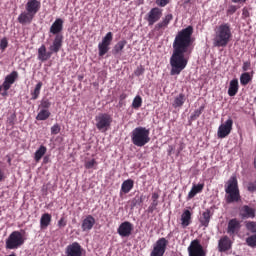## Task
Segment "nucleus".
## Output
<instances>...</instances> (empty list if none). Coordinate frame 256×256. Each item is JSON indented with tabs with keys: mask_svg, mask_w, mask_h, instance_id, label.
Masks as SVG:
<instances>
[{
	"mask_svg": "<svg viewBox=\"0 0 256 256\" xmlns=\"http://www.w3.org/2000/svg\"><path fill=\"white\" fill-rule=\"evenodd\" d=\"M193 26H188L180 30L173 41V53L170 57V75H180L181 71L189 63V55L193 48Z\"/></svg>",
	"mask_w": 256,
	"mask_h": 256,
	"instance_id": "obj_1",
	"label": "nucleus"
},
{
	"mask_svg": "<svg viewBox=\"0 0 256 256\" xmlns=\"http://www.w3.org/2000/svg\"><path fill=\"white\" fill-rule=\"evenodd\" d=\"M231 37V25L229 23L221 24L215 29L214 47H227Z\"/></svg>",
	"mask_w": 256,
	"mask_h": 256,
	"instance_id": "obj_2",
	"label": "nucleus"
},
{
	"mask_svg": "<svg viewBox=\"0 0 256 256\" xmlns=\"http://www.w3.org/2000/svg\"><path fill=\"white\" fill-rule=\"evenodd\" d=\"M226 203H237L241 201V194L239 193V185L237 177L231 176L225 185Z\"/></svg>",
	"mask_w": 256,
	"mask_h": 256,
	"instance_id": "obj_3",
	"label": "nucleus"
},
{
	"mask_svg": "<svg viewBox=\"0 0 256 256\" xmlns=\"http://www.w3.org/2000/svg\"><path fill=\"white\" fill-rule=\"evenodd\" d=\"M149 135V129L139 126L132 130L131 141L136 147H145V145L151 141V137H149Z\"/></svg>",
	"mask_w": 256,
	"mask_h": 256,
	"instance_id": "obj_4",
	"label": "nucleus"
},
{
	"mask_svg": "<svg viewBox=\"0 0 256 256\" xmlns=\"http://www.w3.org/2000/svg\"><path fill=\"white\" fill-rule=\"evenodd\" d=\"M25 245V236L20 231H13L5 242L6 249H19Z\"/></svg>",
	"mask_w": 256,
	"mask_h": 256,
	"instance_id": "obj_5",
	"label": "nucleus"
},
{
	"mask_svg": "<svg viewBox=\"0 0 256 256\" xmlns=\"http://www.w3.org/2000/svg\"><path fill=\"white\" fill-rule=\"evenodd\" d=\"M113 42V32H108L102 41L98 44L99 57H103L106 53H109L111 43Z\"/></svg>",
	"mask_w": 256,
	"mask_h": 256,
	"instance_id": "obj_6",
	"label": "nucleus"
},
{
	"mask_svg": "<svg viewBox=\"0 0 256 256\" xmlns=\"http://www.w3.org/2000/svg\"><path fill=\"white\" fill-rule=\"evenodd\" d=\"M95 119L96 127L99 131H107L111 127V123H113V118L109 114H99Z\"/></svg>",
	"mask_w": 256,
	"mask_h": 256,
	"instance_id": "obj_7",
	"label": "nucleus"
},
{
	"mask_svg": "<svg viewBox=\"0 0 256 256\" xmlns=\"http://www.w3.org/2000/svg\"><path fill=\"white\" fill-rule=\"evenodd\" d=\"M167 245H169V241L165 238H160L156 241L153 246V250L150 253V256H163L165 255V251H167Z\"/></svg>",
	"mask_w": 256,
	"mask_h": 256,
	"instance_id": "obj_8",
	"label": "nucleus"
},
{
	"mask_svg": "<svg viewBox=\"0 0 256 256\" xmlns=\"http://www.w3.org/2000/svg\"><path fill=\"white\" fill-rule=\"evenodd\" d=\"M231 131H233V119L229 118L225 123L218 127V139H225V137H229V135H231Z\"/></svg>",
	"mask_w": 256,
	"mask_h": 256,
	"instance_id": "obj_9",
	"label": "nucleus"
},
{
	"mask_svg": "<svg viewBox=\"0 0 256 256\" xmlns=\"http://www.w3.org/2000/svg\"><path fill=\"white\" fill-rule=\"evenodd\" d=\"M188 255L189 256H205V250H203V246L201 242L197 239L192 240L188 247Z\"/></svg>",
	"mask_w": 256,
	"mask_h": 256,
	"instance_id": "obj_10",
	"label": "nucleus"
},
{
	"mask_svg": "<svg viewBox=\"0 0 256 256\" xmlns=\"http://www.w3.org/2000/svg\"><path fill=\"white\" fill-rule=\"evenodd\" d=\"M163 17V10L159 7L152 8L146 15L148 25H155Z\"/></svg>",
	"mask_w": 256,
	"mask_h": 256,
	"instance_id": "obj_11",
	"label": "nucleus"
},
{
	"mask_svg": "<svg viewBox=\"0 0 256 256\" xmlns=\"http://www.w3.org/2000/svg\"><path fill=\"white\" fill-rule=\"evenodd\" d=\"M18 77L19 73H17V71L11 72L9 75L5 77V80L1 85L2 89H4V91H9V89H11V85H13L15 81H17Z\"/></svg>",
	"mask_w": 256,
	"mask_h": 256,
	"instance_id": "obj_12",
	"label": "nucleus"
},
{
	"mask_svg": "<svg viewBox=\"0 0 256 256\" xmlns=\"http://www.w3.org/2000/svg\"><path fill=\"white\" fill-rule=\"evenodd\" d=\"M117 231L120 237H129L133 232V224L128 221L123 222L122 224H120Z\"/></svg>",
	"mask_w": 256,
	"mask_h": 256,
	"instance_id": "obj_13",
	"label": "nucleus"
},
{
	"mask_svg": "<svg viewBox=\"0 0 256 256\" xmlns=\"http://www.w3.org/2000/svg\"><path fill=\"white\" fill-rule=\"evenodd\" d=\"M81 245L78 242H73L66 247V256H82Z\"/></svg>",
	"mask_w": 256,
	"mask_h": 256,
	"instance_id": "obj_14",
	"label": "nucleus"
},
{
	"mask_svg": "<svg viewBox=\"0 0 256 256\" xmlns=\"http://www.w3.org/2000/svg\"><path fill=\"white\" fill-rule=\"evenodd\" d=\"M61 47H63V35H56L52 45L49 47V51L53 55V53H59Z\"/></svg>",
	"mask_w": 256,
	"mask_h": 256,
	"instance_id": "obj_15",
	"label": "nucleus"
},
{
	"mask_svg": "<svg viewBox=\"0 0 256 256\" xmlns=\"http://www.w3.org/2000/svg\"><path fill=\"white\" fill-rule=\"evenodd\" d=\"M39 9H41V2H39L38 0H29L26 3V11L33 16L39 13Z\"/></svg>",
	"mask_w": 256,
	"mask_h": 256,
	"instance_id": "obj_16",
	"label": "nucleus"
},
{
	"mask_svg": "<svg viewBox=\"0 0 256 256\" xmlns=\"http://www.w3.org/2000/svg\"><path fill=\"white\" fill-rule=\"evenodd\" d=\"M229 249H231V239H229L228 236H224L218 241V251L225 253V251H229Z\"/></svg>",
	"mask_w": 256,
	"mask_h": 256,
	"instance_id": "obj_17",
	"label": "nucleus"
},
{
	"mask_svg": "<svg viewBox=\"0 0 256 256\" xmlns=\"http://www.w3.org/2000/svg\"><path fill=\"white\" fill-rule=\"evenodd\" d=\"M240 216L242 219H255V209L244 205L240 208Z\"/></svg>",
	"mask_w": 256,
	"mask_h": 256,
	"instance_id": "obj_18",
	"label": "nucleus"
},
{
	"mask_svg": "<svg viewBox=\"0 0 256 256\" xmlns=\"http://www.w3.org/2000/svg\"><path fill=\"white\" fill-rule=\"evenodd\" d=\"M239 229H241V222L237 219H231L228 222L227 233L229 235H235V233H239Z\"/></svg>",
	"mask_w": 256,
	"mask_h": 256,
	"instance_id": "obj_19",
	"label": "nucleus"
},
{
	"mask_svg": "<svg viewBox=\"0 0 256 256\" xmlns=\"http://www.w3.org/2000/svg\"><path fill=\"white\" fill-rule=\"evenodd\" d=\"M61 31H63V19L57 18L50 27V33L52 35H61L59 34Z\"/></svg>",
	"mask_w": 256,
	"mask_h": 256,
	"instance_id": "obj_20",
	"label": "nucleus"
},
{
	"mask_svg": "<svg viewBox=\"0 0 256 256\" xmlns=\"http://www.w3.org/2000/svg\"><path fill=\"white\" fill-rule=\"evenodd\" d=\"M95 226V218L92 215L86 216V218L82 221V231L87 232L91 231Z\"/></svg>",
	"mask_w": 256,
	"mask_h": 256,
	"instance_id": "obj_21",
	"label": "nucleus"
},
{
	"mask_svg": "<svg viewBox=\"0 0 256 256\" xmlns=\"http://www.w3.org/2000/svg\"><path fill=\"white\" fill-rule=\"evenodd\" d=\"M53 54L51 53V51L49 50L47 52V48L45 47V45L40 46V48L38 49V59L39 61H48V59H51V56Z\"/></svg>",
	"mask_w": 256,
	"mask_h": 256,
	"instance_id": "obj_22",
	"label": "nucleus"
},
{
	"mask_svg": "<svg viewBox=\"0 0 256 256\" xmlns=\"http://www.w3.org/2000/svg\"><path fill=\"white\" fill-rule=\"evenodd\" d=\"M238 91H239V80L237 79L231 80L228 88L229 97H235Z\"/></svg>",
	"mask_w": 256,
	"mask_h": 256,
	"instance_id": "obj_23",
	"label": "nucleus"
},
{
	"mask_svg": "<svg viewBox=\"0 0 256 256\" xmlns=\"http://www.w3.org/2000/svg\"><path fill=\"white\" fill-rule=\"evenodd\" d=\"M34 17L35 16H33V14H30V12H22L18 16V22L21 23V25H27L31 23V21H33Z\"/></svg>",
	"mask_w": 256,
	"mask_h": 256,
	"instance_id": "obj_24",
	"label": "nucleus"
},
{
	"mask_svg": "<svg viewBox=\"0 0 256 256\" xmlns=\"http://www.w3.org/2000/svg\"><path fill=\"white\" fill-rule=\"evenodd\" d=\"M51 214L45 213L40 218V229H47L51 225Z\"/></svg>",
	"mask_w": 256,
	"mask_h": 256,
	"instance_id": "obj_25",
	"label": "nucleus"
},
{
	"mask_svg": "<svg viewBox=\"0 0 256 256\" xmlns=\"http://www.w3.org/2000/svg\"><path fill=\"white\" fill-rule=\"evenodd\" d=\"M191 224V211L185 210L181 215V225L182 227H189Z\"/></svg>",
	"mask_w": 256,
	"mask_h": 256,
	"instance_id": "obj_26",
	"label": "nucleus"
},
{
	"mask_svg": "<svg viewBox=\"0 0 256 256\" xmlns=\"http://www.w3.org/2000/svg\"><path fill=\"white\" fill-rule=\"evenodd\" d=\"M209 221H211V210H206L200 217V223L203 227H209Z\"/></svg>",
	"mask_w": 256,
	"mask_h": 256,
	"instance_id": "obj_27",
	"label": "nucleus"
},
{
	"mask_svg": "<svg viewBox=\"0 0 256 256\" xmlns=\"http://www.w3.org/2000/svg\"><path fill=\"white\" fill-rule=\"evenodd\" d=\"M125 45H127L126 40L119 41L112 49L113 55H121V53L123 52V49H125Z\"/></svg>",
	"mask_w": 256,
	"mask_h": 256,
	"instance_id": "obj_28",
	"label": "nucleus"
},
{
	"mask_svg": "<svg viewBox=\"0 0 256 256\" xmlns=\"http://www.w3.org/2000/svg\"><path fill=\"white\" fill-rule=\"evenodd\" d=\"M203 187H205V184L193 185L190 192L188 193V199H193L197 193H201V191H203Z\"/></svg>",
	"mask_w": 256,
	"mask_h": 256,
	"instance_id": "obj_29",
	"label": "nucleus"
},
{
	"mask_svg": "<svg viewBox=\"0 0 256 256\" xmlns=\"http://www.w3.org/2000/svg\"><path fill=\"white\" fill-rule=\"evenodd\" d=\"M135 185V182L131 179L125 180L121 185V191H123L125 194L129 193L131 189H133Z\"/></svg>",
	"mask_w": 256,
	"mask_h": 256,
	"instance_id": "obj_30",
	"label": "nucleus"
},
{
	"mask_svg": "<svg viewBox=\"0 0 256 256\" xmlns=\"http://www.w3.org/2000/svg\"><path fill=\"white\" fill-rule=\"evenodd\" d=\"M43 87V82H38L34 88V91L31 92V99L32 101H35L39 98V95H41V88Z\"/></svg>",
	"mask_w": 256,
	"mask_h": 256,
	"instance_id": "obj_31",
	"label": "nucleus"
},
{
	"mask_svg": "<svg viewBox=\"0 0 256 256\" xmlns=\"http://www.w3.org/2000/svg\"><path fill=\"white\" fill-rule=\"evenodd\" d=\"M45 153H47V147L45 146H40L38 150H36L35 154H34V159L37 163H39V161H41V159L43 158V155H45Z\"/></svg>",
	"mask_w": 256,
	"mask_h": 256,
	"instance_id": "obj_32",
	"label": "nucleus"
},
{
	"mask_svg": "<svg viewBox=\"0 0 256 256\" xmlns=\"http://www.w3.org/2000/svg\"><path fill=\"white\" fill-rule=\"evenodd\" d=\"M184 103H185V94H179L178 96L175 97L172 105L175 109H177V107H183Z\"/></svg>",
	"mask_w": 256,
	"mask_h": 256,
	"instance_id": "obj_33",
	"label": "nucleus"
},
{
	"mask_svg": "<svg viewBox=\"0 0 256 256\" xmlns=\"http://www.w3.org/2000/svg\"><path fill=\"white\" fill-rule=\"evenodd\" d=\"M51 117V112L47 109H42L36 116L37 121H47V118Z\"/></svg>",
	"mask_w": 256,
	"mask_h": 256,
	"instance_id": "obj_34",
	"label": "nucleus"
},
{
	"mask_svg": "<svg viewBox=\"0 0 256 256\" xmlns=\"http://www.w3.org/2000/svg\"><path fill=\"white\" fill-rule=\"evenodd\" d=\"M143 201H145V195L142 194L140 196H136L131 200V208L133 209V207H137V205H141Z\"/></svg>",
	"mask_w": 256,
	"mask_h": 256,
	"instance_id": "obj_35",
	"label": "nucleus"
},
{
	"mask_svg": "<svg viewBox=\"0 0 256 256\" xmlns=\"http://www.w3.org/2000/svg\"><path fill=\"white\" fill-rule=\"evenodd\" d=\"M251 81V75L247 72L241 74L240 76V83L241 85H249V82Z\"/></svg>",
	"mask_w": 256,
	"mask_h": 256,
	"instance_id": "obj_36",
	"label": "nucleus"
},
{
	"mask_svg": "<svg viewBox=\"0 0 256 256\" xmlns=\"http://www.w3.org/2000/svg\"><path fill=\"white\" fill-rule=\"evenodd\" d=\"M142 104H143V99L141 98V96H136V97L133 99L132 107H133L134 109H139V107H141Z\"/></svg>",
	"mask_w": 256,
	"mask_h": 256,
	"instance_id": "obj_37",
	"label": "nucleus"
},
{
	"mask_svg": "<svg viewBox=\"0 0 256 256\" xmlns=\"http://www.w3.org/2000/svg\"><path fill=\"white\" fill-rule=\"evenodd\" d=\"M246 243L248 247H256V234L246 238Z\"/></svg>",
	"mask_w": 256,
	"mask_h": 256,
	"instance_id": "obj_38",
	"label": "nucleus"
},
{
	"mask_svg": "<svg viewBox=\"0 0 256 256\" xmlns=\"http://www.w3.org/2000/svg\"><path fill=\"white\" fill-rule=\"evenodd\" d=\"M246 229L251 233H256V222H248L246 224Z\"/></svg>",
	"mask_w": 256,
	"mask_h": 256,
	"instance_id": "obj_39",
	"label": "nucleus"
},
{
	"mask_svg": "<svg viewBox=\"0 0 256 256\" xmlns=\"http://www.w3.org/2000/svg\"><path fill=\"white\" fill-rule=\"evenodd\" d=\"M143 73H145V68L142 65L138 66L137 69L134 71V75H136V77H141Z\"/></svg>",
	"mask_w": 256,
	"mask_h": 256,
	"instance_id": "obj_40",
	"label": "nucleus"
},
{
	"mask_svg": "<svg viewBox=\"0 0 256 256\" xmlns=\"http://www.w3.org/2000/svg\"><path fill=\"white\" fill-rule=\"evenodd\" d=\"M95 165H97V161H95V159L85 162L86 169H93V167H95Z\"/></svg>",
	"mask_w": 256,
	"mask_h": 256,
	"instance_id": "obj_41",
	"label": "nucleus"
},
{
	"mask_svg": "<svg viewBox=\"0 0 256 256\" xmlns=\"http://www.w3.org/2000/svg\"><path fill=\"white\" fill-rule=\"evenodd\" d=\"M60 131H61V127L59 126V124H55L51 127L52 135H58V133H60Z\"/></svg>",
	"mask_w": 256,
	"mask_h": 256,
	"instance_id": "obj_42",
	"label": "nucleus"
},
{
	"mask_svg": "<svg viewBox=\"0 0 256 256\" xmlns=\"http://www.w3.org/2000/svg\"><path fill=\"white\" fill-rule=\"evenodd\" d=\"M171 21H173V14H167L162 20V22L166 24V26H168Z\"/></svg>",
	"mask_w": 256,
	"mask_h": 256,
	"instance_id": "obj_43",
	"label": "nucleus"
},
{
	"mask_svg": "<svg viewBox=\"0 0 256 256\" xmlns=\"http://www.w3.org/2000/svg\"><path fill=\"white\" fill-rule=\"evenodd\" d=\"M247 189L250 193H255V191H256V180L254 182H250L247 186Z\"/></svg>",
	"mask_w": 256,
	"mask_h": 256,
	"instance_id": "obj_44",
	"label": "nucleus"
},
{
	"mask_svg": "<svg viewBox=\"0 0 256 256\" xmlns=\"http://www.w3.org/2000/svg\"><path fill=\"white\" fill-rule=\"evenodd\" d=\"M40 107L43 109H49V107H51V102L49 100H42Z\"/></svg>",
	"mask_w": 256,
	"mask_h": 256,
	"instance_id": "obj_45",
	"label": "nucleus"
},
{
	"mask_svg": "<svg viewBox=\"0 0 256 256\" xmlns=\"http://www.w3.org/2000/svg\"><path fill=\"white\" fill-rule=\"evenodd\" d=\"M156 4L158 7H166V5H169V0H156Z\"/></svg>",
	"mask_w": 256,
	"mask_h": 256,
	"instance_id": "obj_46",
	"label": "nucleus"
},
{
	"mask_svg": "<svg viewBox=\"0 0 256 256\" xmlns=\"http://www.w3.org/2000/svg\"><path fill=\"white\" fill-rule=\"evenodd\" d=\"M7 45H9V42H7L5 38L0 41V49H2V51L7 49Z\"/></svg>",
	"mask_w": 256,
	"mask_h": 256,
	"instance_id": "obj_47",
	"label": "nucleus"
},
{
	"mask_svg": "<svg viewBox=\"0 0 256 256\" xmlns=\"http://www.w3.org/2000/svg\"><path fill=\"white\" fill-rule=\"evenodd\" d=\"M166 27H167V25L165 23H163V21H161L155 25V30L159 31L161 29H166Z\"/></svg>",
	"mask_w": 256,
	"mask_h": 256,
	"instance_id": "obj_48",
	"label": "nucleus"
},
{
	"mask_svg": "<svg viewBox=\"0 0 256 256\" xmlns=\"http://www.w3.org/2000/svg\"><path fill=\"white\" fill-rule=\"evenodd\" d=\"M242 69H243V71H249V69H251V62H249V61L244 62Z\"/></svg>",
	"mask_w": 256,
	"mask_h": 256,
	"instance_id": "obj_49",
	"label": "nucleus"
},
{
	"mask_svg": "<svg viewBox=\"0 0 256 256\" xmlns=\"http://www.w3.org/2000/svg\"><path fill=\"white\" fill-rule=\"evenodd\" d=\"M67 225V221H65V218H61L59 221H58V227L60 229H63V227H65Z\"/></svg>",
	"mask_w": 256,
	"mask_h": 256,
	"instance_id": "obj_50",
	"label": "nucleus"
},
{
	"mask_svg": "<svg viewBox=\"0 0 256 256\" xmlns=\"http://www.w3.org/2000/svg\"><path fill=\"white\" fill-rule=\"evenodd\" d=\"M242 17H244V19H247V17H249V9L243 8Z\"/></svg>",
	"mask_w": 256,
	"mask_h": 256,
	"instance_id": "obj_51",
	"label": "nucleus"
},
{
	"mask_svg": "<svg viewBox=\"0 0 256 256\" xmlns=\"http://www.w3.org/2000/svg\"><path fill=\"white\" fill-rule=\"evenodd\" d=\"M159 204V202H157V200H153V202H152V205H151V207H150V209H155L156 207H157V205Z\"/></svg>",
	"mask_w": 256,
	"mask_h": 256,
	"instance_id": "obj_52",
	"label": "nucleus"
},
{
	"mask_svg": "<svg viewBox=\"0 0 256 256\" xmlns=\"http://www.w3.org/2000/svg\"><path fill=\"white\" fill-rule=\"evenodd\" d=\"M152 199H153V201H157L159 199V194L153 193L152 194Z\"/></svg>",
	"mask_w": 256,
	"mask_h": 256,
	"instance_id": "obj_53",
	"label": "nucleus"
},
{
	"mask_svg": "<svg viewBox=\"0 0 256 256\" xmlns=\"http://www.w3.org/2000/svg\"><path fill=\"white\" fill-rule=\"evenodd\" d=\"M201 115V109L200 110H196L194 112V117H199Z\"/></svg>",
	"mask_w": 256,
	"mask_h": 256,
	"instance_id": "obj_54",
	"label": "nucleus"
},
{
	"mask_svg": "<svg viewBox=\"0 0 256 256\" xmlns=\"http://www.w3.org/2000/svg\"><path fill=\"white\" fill-rule=\"evenodd\" d=\"M247 0H232V3H245Z\"/></svg>",
	"mask_w": 256,
	"mask_h": 256,
	"instance_id": "obj_55",
	"label": "nucleus"
},
{
	"mask_svg": "<svg viewBox=\"0 0 256 256\" xmlns=\"http://www.w3.org/2000/svg\"><path fill=\"white\" fill-rule=\"evenodd\" d=\"M229 11L231 13H235V11H237V8L235 6H232Z\"/></svg>",
	"mask_w": 256,
	"mask_h": 256,
	"instance_id": "obj_56",
	"label": "nucleus"
},
{
	"mask_svg": "<svg viewBox=\"0 0 256 256\" xmlns=\"http://www.w3.org/2000/svg\"><path fill=\"white\" fill-rule=\"evenodd\" d=\"M5 177V174L3 171L0 169V181Z\"/></svg>",
	"mask_w": 256,
	"mask_h": 256,
	"instance_id": "obj_57",
	"label": "nucleus"
},
{
	"mask_svg": "<svg viewBox=\"0 0 256 256\" xmlns=\"http://www.w3.org/2000/svg\"><path fill=\"white\" fill-rule=\"evenodd\" d=\"M127 96L125 95V94H122L121 96H120V99H121V101H123V99H125Z\"/></svg>",
	"mask_w": 256,
	"mask_h": 256,
	"instance_id": "obj_58",
	"label": "nucleus"
},
{
	"mask_svg": "<svg viewBox=\"0 0 256 256\" xmlns=\"http://www.w3.org/2000/svg\"><path fill=\"white\" fill-rule=\"evenodd\" d=\"M3 90V86H0V91H2Z\"/></svg>",
	"mask_w": 256,
	"mask_h": 256,
	"instance_id": "obj_59",
	"label": "nucleus"
},
{
	"mask_svg": "<svg viewBox=\"0 0 256 256\" xmlns=\"http://www.w3.org/2000/svg\"><path fill=\"white\" fill-rule=\"evenodd\" d=\"M2 95H7V92L3 93Z\"/></svg>",
	"mask_w": 256,
	"mask_h": 256,
	"instance_id": "obj_60",
	"label": "nucleus"
},
{
	"mask_svg": "<svg viewBox=\"0 0 256 256\" xmlns=\"http://www.w3.org/2000/svg\"><path fill=\"white\" fill-rule=\"evenodd\" d=\"M124 1H129V0H124Z\"/></svg>",
	"mask_w": 256,
	"mask_h": 256,
	"instance_id": "obj_61",
	"label": "nucleus"
}]
</instances>
